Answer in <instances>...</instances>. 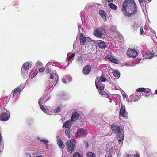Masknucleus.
<instances>
[{"label":"nucleus","mask_w":157,"mask_h":157,"mask_svg":"<svg viewBox=\"0 0 157 157\" xmlns=\"http://www.w3.org/2000/svg\"><path fill=\"white\" fill-rule=\"evenodd\" d=\"M66 128V129L65 130V134L69 138H70V137H71L70 128Z\"/></svg>","instance_id":"nucleus-22"},{"label":"nucleus","mask_w":157,"mask_h":157,"mask_svg":"<svg viewBox=\"0 0 157 157\" xmlns=\"http://www.w3.org/2000/svg\"><path fill=\"white\" fill-rule=\"evenodd\" d=\"M24 88V87H23V88L20 87L19 86L17 88H16L13 94V96H14L16 94H19Z\"/></svg>","instance_id":"nucleus-17"},{"label":"nucleus","mask_w":157,"mask_h":157,"mask_svg":"<svg viewBox=\"0 0 157 157\" xmlns=\"http://www.w3.org/2000/svg\"><path fill=\"white\" fill-rule=\"evenodd\" d=\"M72 122L71 120L66 121L63 124L62 126L63 128H70V127L72 125Z\"/></svg>","instance_id":"nucleus-15"},{"label":"nucleus","mask_w":157,"mask_h":157,"mask_svg":"<svg viewBox=\"0 0 157 157\" xmlns=\"http://www.w3.org/2000/svg\"><path fill=\"white\" fill-rule=\"evenodd\" d=\"M46 72L48 73V76H49V75H50V78L51 79H53L54 78V77L53 76V75H52V72H51V71H49V69L48 68H47V69H46Z\"/></svg>","instance_id":"nucleus-26"},{"label":"nucleus","mask_w":157,"mask_h":157,"mask_svg":"<svg viewBox=\"0 0 157 157\" xmlns=\"http://www.w3.org/2000/svg\"><path fill=\"white\" fill-rule=\"evenodd\" d=\"M96 87L97 89L99 90H103L105 88V85L103 84L102 82L99 81H95V82Z\"/></svg>","instance_id":"nucleus-13"},{"label":"nucleus","mask_w":157,"mask_h":157,"mask_svg":"<svg viewBox=\"0 0 157 157\" xmlns=\"http://www.w3.org/2000/svg\"><path fill=\"white\" fill-rule=\"evenodd\" d=\"M137 100H138V99H137V100L134 99L133 101H132H132L136 102L137 101Z\"/></svg>","instance_id":"nucleus-51"},{"label":"nucleus","mask_w":157,"mask_h":157,"mask_svg":"<svg viewBox=\"0 0 157 157\" xmlns=\"http://www.w3.org/2000/svg\"><path fill=\"white\" fill-rule=\"evenodd\" d=\"M146 54V56L147 57V58L149 59H151L154 56L153 54V52H150L149 53L147 52Z\"/></svg>","instance_id":"nucleus-28"},{"label":"nucleus","mask_w":157,"mask_h":157,"mask_svg":"<svg viewBox=\"0 0 157 157\" xmlns=\"http://www.w3.org/2000/svg\"><path fill=\"white\" fill-rule=\"evenodd\" d=\"M38 104L39 105V100L38 101Z\"/></svg>","instance_id":"nucleus-56"},{"label":"nucleus","mask_w":157,"mask_h":157,"mask_svg":"<svg viewBox=\"0 0 157 157\" xmlns=\"http://www.w3.org/2000/svg\"><path fill=\"white\" fill-rule=\"evenodd\" d=\"M87 134V131L85 129L81 128L77 130L76 133V136L78 137H83Z\"/></svg>","instance_id":"nucleus-8"},{"label":"nucleus","mask_w":157,"mask_h":157,"mask_svg":"<svg viewBox=\"0 0 157 157\" xmlns=\"http://www.w3.org/2000/svg\"><path fill=\"white\" fill-rule=\"evenodd\" d=\"M123 96V97L124 98H126V95L124 94H122Z\"/></svg>","instance_id":"nucleus-50"},{"label":"nucleus","mask_w":157,"mask_h":157,"mask_svg":"<svg viewBox=\"0 0 157 157\" xmlns=\"http://www.w3.org/2000/svg\"><path fill=\"white\" fill-rule=\"evenodd\" d=\"M40 147L43 148H44V147H43V146H42V144H40Z\"/></svg>","instance_id":"nucleus-52"},{"label":"nucleus","mask_w":157,"mask_h":157,"mask_svg":"<svg viewBox=\"0 0 157 157\" xmlns=\"http://www.w3.org/2000/svg\"><path fill=\"white\" fill-rule=\"evenodd\" d=\"M145 92L147 93H149V91H146V92Z\"/></svg>","instance_id":"nucleus-54"},{"label":"nucleus","mask_w":157,"mask_h":157,"mask_svg":"<svg viewBox=\"0 0 157 157\" xmlns=\"http://www.w3.org/2000/svg\"><path fill=\"white\" fill-rule=\"evenodd\" d=\"M108 59L112 63L116 64L119 63V60L115 58L109 57L108 58Z\"/></svg>","instance_id":"nucleus-20"},{"label":"nucleus","mask_w":157,"mask_h":157,"mask_svg":"<svg viewBox=\"0 0 157 157\" xmlns=\"http://www.w3.org/2000/svg\"><path fill=\"white\" fill-rule=\"evenodd\" d=\"M108 6L111 9L116 10L117 8V6L113 3H110L108 5Z\"/></svg>","instance_id":"nucleus-24"},{"label":"nucleus","mask_w":157,"mask_h":157,"mask_svg":"<svg viewBox=\"0 0 157 157\" xmlns=\"http://www.w3.org/2000/svg\"><path fill=\"white\" fill-rule=\"evenodd\" d=\"M110 102H112V101H110Z\"/></svg>","instance_id":"nucleus-58"},{"label":"nucleus","mask_w":157,"mask_h":157,"mask_svg":"<svg viewBox=\"0 0 157 157\" xmlns=\"http://www.w3.org/2000/svg\"><path fill=\"white\" fill-rule=\"evenodd\" d=\"M123 13L125 16L132 17L138 12V8L134 0H125L122 5Z\"/></svg>","instance_id":"nucleus-1"},{"label":"nucleus","mask_w":157,"mask_h":157,"mask_svg":"<svg viewBox=\"0 0 157 157\" xmlns=\"http://www.w3.org/2000/svg\"><path fill=\"white\" fill-rule=\"evenodd\" d=\"M10 117V112L9 111L5 109L0 114V120L2 121H6Z\"/></svg>","instance_id":"nucleus-6"},{"label":"nucleus","mask_w":157,"mask_h":157,"mask_svg":"<svg viewBox=\"0 0 157 157\" xmlns=\"http://www.w3.org/2000/svg\"><path fill=\"white\" fill-rule=\"evenodd\" d=\"M45 68L44 67H42L41 68H40V72H42L44 71Z\"/></svg>","instance_id":"nucleus-43"},{"label":"nucleus","mask_w":157,"mask_h":157,"mask_svg":"<svg viewBox=\"0 0 157 157\" xmlns=\"http://www.w3.org/2000/svg\"><path fill=\"white\" fill-rule=\"evenodd\" d=\"M75 53H72L71 55L68 57V61H70L75 56Z\"/></svg>","instance_id":"nucleus-38"},{"label":"nucleus","mask_w":157,"mask_h":157,"mask_svg":"<svg viewBox=\"0 0 157 157\" xmlns=\"http://www.w3.org/2000/svg\"><path fill=\"white\" fill-rule=\"evenodd\" d=\"M25 157H32L30 153L28 152H27L25 154Z\"/></svg>","instance_id":"nucleus-41"},{"label":"nucleus","mask_w":157,"mask_h":157,"mask_svg":"<svg viewBox=\"0 0 157 157\" xmlns=\"http://www.w3.org/2000/svg\"><path fill=\"white\" fill-rule=\"evenodd\" d=\"M112 150L111 149H109L108 151H107L105 154V157H112V155L111 154Z\"/></svg>","instance_id":"nucleus-32"},{"label":"nucleus","mask_w":157,"mask_h":157,"mask_svg":"<svg viewBox=\"0 0 157 157\" xmlns=\"http://www.w3.org/2000/svg\"><path fill=\"white\" fill-rule=\"evenodd\" d=\"M118 138H119L118 139V142L120 143V142H122L124 138V134L122 133L119 134Z\"/></svg>","instance_id":"nucleus-25"},{"label":"nucleus","mask_w":157,"mask_h":157,"mask_svg":"<svg viewBox=\"0 0 157 157\" xmlns=\"http://www.w3.org/2000/svg\"><path fill=\"white\" fill-rule=\"evenodd\" d=\"M33 152V157H39V152L38 149H37L34 148H32L30 150Z\"/></svg>","instance_id":"nucleus-16"},{"label":"nucleus","mask_w":157,"mask_h":157,"mask_svg":"<svg viewBox=\"0 0 157 157\" xmlns=\"http://www.w3.org/2000/svg\"><path fill=\"white\" fill-rule=\"evenodd\" d=\"M119 115L127 119L128 117V114L126 111L125 107L121 106V109L119 112Z\"/></svg>","instance_id":"nucleus-11"},{"label":"nucleus","mask_w":157,"mask_h":157,"mask_svg":"<svg viewBox=\"0 0 157 157\" xmlns=\"http://www.w3.org/2000/svg\"><path fill=\"white\" fill-rule=\"evenodd\" d=\"M40 141L43 143L45 145V148L47 149H49V141L46 139H40Z\"/></svg>","instance_id":"nucleus-18"},{"label":"nucleus","mask_w":157,"mask_h":157,"mask_svg":"<svg viewBox=\"0 0 157 157\" xmlns=\"http://www.w3.org/2000/svg\"><path fill=\"white\" fill-rule=\"evenodd\" d=\"M135 98H136V97L138 98V96H137V95H136V96H135Z\"/></svg>","instance_id":"nucleus-55"},{"label":"nucleus","mask_w":157,"mask_h":157,"mask_svg":"<svg viewBox=\"0 0 157 157\" xmlns=\"http://www.w3.org/2000/svg\"><path fill=\"white\" fill-rule=\"evenodd\" d=\"M152 52L154 56H157V48L156 47H154L153 48Z\"/></svg>","instance_id":"nucleus-31"},{"label":"nucleus","mask_w":157,"mask_h":157,"mask_svg":"<svg viewBox=\"0 0 157 157\" xmlns=\"http://www.w3.org/2000/svg\"><path fill=\"white\" fill-rule=\"evenodd\" d=\"M80 44L81 45H84L90 42V38L89 37H85L83 35H80Z\"/></svg>","instance_id":"nucleus-9"},{"label":"nucleus","mask_w":157,"mask_h":157,"mask_svg":"<svg viewBox=\"0 0 157 157\" xmlns=\"http://www.w3.org/2000/svg\"><path fill=\"white\" fill-rule=\"evenodd\" d=\"M40 108L41 109V110L44 113H45L47 110L45 107H44L42 105H40Z\"/></svg>","instance_id":"nucleus-39"},{"label":"nucleus","mask_w":157,"mask_h":157,"mask_svg":"<svg viewBox=\"0 0 157 157\" xmlns=\"http://www.w3.org/2000/svg\"><path fill=\"white\" fill-rule=\"evenodd\" d=\"M113 75L115 77L118 78L120 76V73L118 71H114Z\"/></svg>","instance_id":"nucleus-27"},{"label":"nucleus","mask_w":157,"mask_h":157,"mask_svg":"<svg viewBox=\"0 0 157 157\" xmlns=\"http://www.w3.org/2000/svg\"><path fill=\"white\" fill-rule=\"evenodd\" d=\"M61 108L60 107H58L54 110L55 113H58L60 111Z\"/></svg>","instance_id":"nucleus-40"},{"label":"nucleus","mask_w":157,"mask_h":157,"mask_svg":"<svg viewBox=\"0 0 157 157\" xmlns=\"http://www.w3.org/2000/svg\"><path fill=\"white\" fill-rule=\"evenodd\" d=\"M111 128L112 132L116 134L122 133L123 130L121 126L118 125L116 123L112 124L111 126Z\"/></svg>","instance_id":"nucleus-5"},{"label":"nucleus","mask_w":157,"mask_h":157,"mask_svg":"<svg viewBox=\"0 0 157 157\" xmlns=\"http://www.w3.org/2000/svg\"><path fill=\"white\" fill-rule=\"evenodd\" d=\"M99 13L102 18L104 19H106V17L105 16V13L102 10H100L99 11Z\"/></svg>","instance_id":"nucleus-23"},{"label":"nucleus","mask_w":157,"mask_h":157,"mask_svg":"<svg viewBox=\"0 0 157 157\" xmlns=\"http://www.w3.org/2000/svg\"><path fill=\"white\" fill-rule=\"evenodd\" d=\"M39 65V63L38 61L36 64V67H38V68H36V70H38V71L37 72L36 71L33 73V74L32 75V78L34 77L37 74L38 72L39 71V67H38V65Z\"/></svg>","instance_id":"nucleus-21"},{"label":"nucleus","mask_w":157,"mask_h":157,"mask_svg":"<svg viewBox=\"0 0 157 157\" xmlns=\"http://www.w3.org/2000/svg\"><path fill=\"white\" fill-rule=\"evenodd\" d=\"M92 54L90 53H88L86 54V59H90L92 58Z\"/></svg>","instance_id":"nucleus-37"},{"label":"nucleus","mask_w":157,"mask_h":157,"mask_svg":"<svg viewBox=\"0 0 157 157\" xmlns=\"http://www.w3.org/2000/svg\"><path fill=\"white\" fill-rule=\"evenodd\" d=\"M105 29L100 28L95 29L94 32L93 34L95 36L101 38L105 37Z\"/></svg>","instance_id":"nucleus-3"},{"label":"nucleus","mask_w":157,"mask_h":157,"mask_svg":"<svg viewBox=\"0 0 157 157\" xmlns=\"http://www.w3.org/2000/svg\"><path fill=\"white\" fill-rule=\"evenodd\" d=\"M155 93L156 94H157V89L155 91Z\"/></svg>","instance_id":"nucleus-53"},{"label":"nucleus","mask_w":157,"mask_h":157,"mask_svg":"<svg viewBox=\"0 0 157 157\" xmlns=\"http://www.w3.org/2000/svg\"><path fill=\"white\" fill-rule=\"evenodd\" d=\"M127 55L130 57L134 58L138 55L137 52L135 49H129L127 52Z\"/></svg>","instance_id":"nucleus-10"},{"label":"nucleus","mask_w":157,"mask_h":157,"mask_svg":"<svg viewBox=\"0 0 157 157\" xmlns=\"http://www.w3.org/2000/svg\"><path fill=\"white\" fill-rule=\"evenodd\" d=\"M102 90H100L99 91V93L101 95V96H103V95H104V94H103V93L102 92Z\"/></svg>","instance_id":"nucleus-44"},{"label":"nucleus","mask_w":157,"mask_h":157,"mask_svg":"<svg viewBox=\"0 0 157 157\" xmlns=\"http://www.w3.org/2000/svg\"><path fill=\"white\" fill-rule=\"evenodd\" d=\"M134 157H139V155L137 153L134 155Z\"/></svg>","instance_id":"nucleus-49"},{"label":"nucleus","mask_w":157,"mask_h":157,"mask_svg":"<svg viewBox=\"0 0 157 157\" xmlns=\"http://www.w3.org/2000/svg\"><path fill=\"white\" fill-rule=\"evenodd\" d=\"M75 141L73 140H68L66 142L65 144L68 152L70 153H72L75 149Z\"/></svg>","instance_id":"nucleus-4"},{"label":"nucleus","mask_w":157,"mask_h":157,"mask_svg":"<svg viewBox=\"0 0 157 157\" xmlns=\"http://www.w3.org/2000/svg\"><path fill=\"white\" fill-rule=\"evenodd\" d=\"M143 33H144L143 27V26H141L140 28V34L142 35V34H143Z\"/></svg>","instance_id":"nucleus-42"},{"label":"nucleus","mask_w":157,"mask_h":157,"mask_svg":"<svg viewBox=\"0 0 157 157\" xmlns=\"http://www.w3.org/2000/svg\"><path fill=\"white\" fill-rule=\"evenodd\" d=\"M91 69V67L90 65L87 64L83 68L82 72L85 75H88L90 72Z\"/></svg>","instance_id":"nucleus-12"},{"label":"nucleus","mask_w":157,"mask_h":157,"mask_svg":"<svg viewBox=\"0 0 157 157\" xmlns=\"http://www.w3.org/2000/svg\"><path fill=\"white\" fill-rule=\"evenodd\" d=\"M97 46L102 50H106L108 49V45L104 41L102 40H98L96 42Z\"/></svg>","instance_id":"nucleus-7"},{"label":"nucleus","mask_w":157,"mask_h":157,"mask_svg":"<svg viewBox=\"0 0 157 157\" xmlns=\"http://www.w3.org/2000/svg\"><path fill=\"white\" fill-rule=\"evenodd\" d=\"M98 78H97V79H98Z\"/></svg>","instance_id":"nucleus-59"},{"label":"nucleus","mask_w":157,"mask_h":157,"mask_svg":"<svg viewBox=\"0 0 157 157\" xmlns=\"http://www.w3.org/2000/svg\"><path fill=\"white\" fill-rule=\"evenodd\" d=\"M126 157H132V155L128 154L127 155Z\"/></svg>","instance_id":"nucleus-46"},{"label":"nucleus","mask_w":157,"mask_h":157,"mask_svg":"<svg viewBox=\"0 0 157 157\" xmlns=\"http://www.w3.org/2000/svg\"><path fill=\"white\" fill-rule=\"evenodd\" d=\"M4 148V143H0V153L2 152Z\"/></svg>","instance_id":"nucleus-34"},{"label":"nucleus","mask_w":157,"mask_h":157,"mask_svg":"<svg viewBox=\"0 0 157 157\" xmlns=\"http://www.w3.org/2000/svg\"><path fill=\"white\" fill-rule=\"evenodd\" d=\"M87 157H96L95 155L91 152H88L86 154Z\"/></svg>","instance_id":"nucleus-30"},{"label":"nucleus","mask_w":157,"mask_h":157,"mask_svg":"<svg viewBox=\"0 0 157 157\" xmlns=\"http://www.w3.org/2000/svg\"><path fill=\"white\" fill-rule=\"evenodd\" d=\"M146 89L145 88H140L137 89L136 91L140 92H146Z\"/></svg>","instance_id":"nucleus-33"},{"label":"nucleus","mask_w":157,"mask_h":157,"mask_svg":"<svg viewBox=\"0 0 157 157\" xmlns=\"http://www.w3.org/2000/svg\"><path fill=\"white\" fill-rule=\"evenodd\" d=\"M79 116V114L77 112H74L71 117V121L73 122L76 121L78 119Z\"/></svg>","instance_id":"nucleus-14"},{"label":"nucleus","mask_w":157,"mask_h":157,"mask_svg":"<svg viewBox=\"0 0 157 157\" xmlns=\"http://www.w3.org/2000/svg\"><path fill=\"white\" fill-rule=\"evenodd\" d=\"M59 147L62 149L64 148L65 145L62 140L61 139H59L57 141Z\"/></svg>","instance_id":"nucleus-19"},{"label":"nucleus","mask_w":157,"mask_h":157,"mask_svg":"<svg viewBox=\"0 0 157 157\" xmlns=\"http://www.w3.org/2000/svg\"><path fill=\"white\" fill-rule=\"evenodd\" d=\"M73 157H82V156L80 153L76 152L74 154Z\"/></svg>","instance_id":"nucleus-36"},{"label":"nucleus","mask_w":157,"mask_h":157,"mask_svg":"<svg viewBox=\"0 0 157 157\" xmlns=\"http://www.w3.org/2000/svg\"><path fill=\"white\" fill-rule=\"evenodd\" d=\"M78 63L79 64H82L83 62V59L82 57L78 56L77 59Z\"/></svg>","instance_id":"nucleus-35"},{"label":"nucleus","mask_w":157,"mask_h":157,"mask_svg":"<svg viewBox=\"0 0 157 157\" xmlns=\"http://www.w3.org/2000/svg\"><path fill=\"white\" fill-rule=\"evenodd\" d=\"M37 139L38 140H39V138H37Z\"/></svg>","instance_id":"nucleus-57"},{"label":"nucleus","mask_w":157,"mask_h":157,"mask_svg":"<svg viewBox=\"0 0 157 157\" xmlns=\"http://www.w3.org/2000/svg\"><path fill=\"white\" fill-rule=\"evenodd\" d=\"M62 80L63 81V83H66V80L64 78H62Z\"/></svg>","instance_id":"nucleus-48"},{"label":"nucleus","mask_w":157,"mask_h":157,"mask_svg":"<svg viewBox=\"0 0 157 157\" xmlns=\"http://www.w3.org/2000/svg\"><path fill=\"white\" fill-rule=\"evenodd\" d=\"M140 4L142 3L143 2L146 1V0H138Z\"/></svg>","instance_id":"nucleus-45"},{"label":"nucleus","mask_w":157,"mask_h":157,"mask_svg":"<svg viewBox=\"0 0 157 157\" xmlns=\"http://www.w3.org/2000/svg\"><path fill=\"white\" fill-rule=\"evenodd\" d=\"M107 80V79L106 78L104 75H101V76L100 77V79L98 80V81H99L101 82H105Z\"/></svg>","instance_id":"nucleus-29"},{"label":"nucleus","mask_w":157,"mask_h":157,"mask_svg":"<svg viewBox=\"0 0 157 157\" xmlns=\"http://www.w3.org/2000/svg\"><path fill=\"white\" fill-rule=\"evenodd\" d=\"M32 64V62L30 61L25 62L23 65L21 72V75L24 78H27L29 75V73L28 72V70L31 67Z\"/></svg>","instance_id":"nucleus-2"},{"label":"nucleus","mask_w":157,"mask_h":157,"mask_svg":"<svg viewBox=\"0 0 157 157\" xmlns=\"http://www.w3.org/2000/svg\"><path fill=\"white\" fill-rule=\"evenodd\" d=\"M113 0H106V1L108 3L113 2Z\"/></svg>","instance_id":"nucleus-47"}]
</instances>
